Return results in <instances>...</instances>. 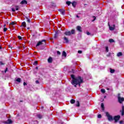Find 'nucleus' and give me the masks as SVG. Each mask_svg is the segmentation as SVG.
<instances>
[{
  "instance_id": "nucleus-48",
  "label": "nucleus",
  "mask_w": 124,
  "mask_h": 124,
  "mask_svg": "<svg viewBox=\"0 0 124 124\" xmlns=\"http://www.w3.org/2000/svg\"><path fill=\"white\" fill-rule=\"evenodd\" d=\"M11 24V25H14V22H12Z\"/></svg>"
},
{
  "instance_id": "nucleus-36",
  "label": "nucleus",
  "mask_w": 124,
  "mask_h": 124,
  "mask_svg": "<svg viewBox=\"0 0 124 124\" xmlns=\"http://www.w3.org/2000/svg\"><path fill=\"white\" fill-rule=\"evenodd\" d=\"M98 118L99 119H100V118H101V114H99V115H98Z\"/></svg>"
},
{
  "instance_id": "nucleus-33",
  "label": "nucleus",
  "mask_w": 124,
  "mask_h": 124,
  "mask_svg": "<svg viewBox=\"0 0 124 124\" xmlns=\"http://www.w3.org/2000/svg\"><path fill=\"white\" fill-rule=\"evenodd\" d=\"M78 54H82V50H78Z\"/></svg>"
},
{
  "instance_id": "nucleus-50",
  "label": "nucleus",
  "mask_w": 124,
  "mask_h": 124,
  "mask_svg": "<svg viewBox=\"0 0 124 124\" xmlns=\"http://www.w3.org/2000/svg\"><path fill=\"white\" fill-rule=\"evenodd\" d=\"M36 69H38V67H36Z\"/></svg>"
},
{
  "instance_id": "nucleus-38",
  "label": "nucleus",
  "mask_w": 124,
  "mask_h": 124,
  "mask_svg": "<svg viewBox=\"0 0 124 124\" xmlns=\"http://www.w3.org/2000/svg\"><path fill=\"white\" fill-rule=\"evenodd\" d=\"M87 35H91V33L90 32H87Z\"/></svg>"
},
{
  "instance_id": "nucleus-53",
  "label": "nucleus",
  "mask_w": 124,
  "mask_h": 124,
  "mask_svg": "<svg viewBox=\"0 0 124 124\" xmlns=\"http://www.w3.org/2000/svg\"><path fill=\"white\" fill-rule=\"evenodd\" d=\"M106 97V96H105V97H104V98H105Z\"/></svg>"
},
{
  "instance_id": "nucleus-47",
  "label": "nucleus",
  "mask_w": 124,
  "mask_h": 124,
  "mask_svg": "<svg viewBox=\"0 0 124 124\" xmlns=\"http://www.w3.org/2000/svg\"><path fill=\"white\" fill-rule=\"evenodd\" d=\"M120 124H123V121H120Z\"/></svg>"
},
{
  "instance_id": "nucleus-20",
  "label": "nucleus",
  "mask_w": 124,
  "mask_h": 124,
  "mask_svg": "<svg viewBox=\"0 0 124 124\" xmlns=\"http://www.w3.org/2000/svg\"><path fill=\"white\" fill-rule=\"evenodd\" d=\"M70 102L72 104H74V103H75V100L71 99Z\"/></svg>"
},
{
  "instance_id": "nucleus-31",
  "label": "nucleus",
  "mask_w": 124,
  "mask_h": 124,
  "mask_svg": "<svg viewBox=\"0 0 124 124\" xmlns=\"http://www.w3.org/2000/svg\"><path fill=\"white\" fill-rule=\"evenodd\" d=\"M17 37L19 40H22V37L21 36H18Z\"/></svg>"
},
{
  "instance_id": "nucleus-8",
  "label": "nucleus",
  "mask_w": 124,
  "mask_h": 124,
  "mask_svg": "<svg viewBox=\"0 0 124 124\" xmlns=\"http://www.w3.org/2000/svg\"><path fill=\"white\" fill-rule=\"evenodd\" d=\"M77 31H79V32H82V28L81 27V26H77Z\"/></svg>"
},
{
  "instance_id": "nucleus-2",
  "label": "nucleus",
  "mask_w": 124,
  "mask_h": 124,
  "mask_svg": "<svg viewBox=\"0 0 124 124\" xmlns=\"http://www.w3.org/2000/svg\"><path fill=\"white\" fill-rule=\"evenodd\" d=\"M120 95H121L120 94H118V101H119V103L122 104L124 101V98L121 97Z\"/></svg>"
},
{
  "instance_id": "nucleus-12",
  "label": "nucleus",
  "mask_w": 124,
  "mask_h": 124,
  "mask_svg": "<svg viewBox=\"0 0 124 124\" xmlns=\"http://www.w3.org/2000/svg\"><path fill=\"white\" fill-rule=\"evenodd\" d=\"M122 112V115L124 116V105H122V110L121 111Z\"/></svg>"
},
{
  "instance_id": "nucleus-13",
  "label": "nucleus",
  "mask_w": 124,
  "mask_h": 124,
  "mask_svg": "<svg viewBox=\"0 0 124 124\" xmlns=\"http://www.w3.org/2000/svg\"><path fill=\"white\" fill-rule=\"evenodd\" d=\"M62 57L64 58H66V52H65V51H63L62 53Z\"/></svg>"
},
{
  "instance_id": "nucleus-9",
  "label": "nucleus",
  "mask_w": 124,
  "mask_h": 124,
  "mask_svg": "<svg viewBox=\"0 0 124 124\" xmlns=\"http://www.w3.org/2000/svg\"><path fill=\"white\" fill-rule=\"evenodd\" d=\"M48 62H49V63H52V62H53V58H52V57H49L48 60H47Z\"/></svg>"
},
{
  "instance_id": "nucleus-42",
  "label": "nucleus",
  "mask_w": 124,
  "mask_h": 124,
  "mask_svg": "<svg viewBox=\"0 0 124 124\" xmlns=\"http://www.w3.org/2000/svg\"><path fill=\"white\" fill-rule=\"evenodd\" d=\"M0 65H3V63H2V62H0Z\"/></svg>"
},
{
  "instance_id": "nucleus-15",
  "label": "nucleus",
  "mask_w": 124,
  "mask_h": 124,
  "mask_svg": "<svg viewBox=\"0 0 124 124\" xmlns=\"http://www.w3.org/2000/svg\"><path fill=\"white\" fill-rule=\"evenodd\" d=\"M64 40L66 42V43H68V42H69V41H68V39L66 37H65L64 38Z\"/></svg>"
},
{
  "instance_id": "nucleus-14",
  "label": "nucleus",
  "mask_w": 124,
  "mask_h": 124,
  "mask_svg": "<svg viewBox=\"0 0 124 124\" xmlns=\"http://www.w3.org/2000/svg\"><path fill=\"white\" fill-rule=\"evenodd\" d=\"M21 4H27V2L26 0H22L21 3H20Z\"/></svg>"
},
{
  "instance_id": "nucleus-32",
  "label": "nucleus",
  "mask_w": 124,
  "mask_h": 124,
  "mask_svg": "<svg viewBox=\"0 0 124 124\" xmlns=\"http://www.w3.org/2000/svg\"><path fill=\"white\" fill-rule=\"evenodd\" d=\"M26 19H27V22L28 23H30L31 22V20L30 19H29V18L27 17Z\"/></svg>"
},
{
  "instance_id": "nucleus-49",
  "label": "nucleus",
  "mask_w": 124,
  "mask_h": 124,
  "mask_svg": "<svg viewBox=\"0 0 124 124\" xmlns=\"http://www.w3.org/2000/svg\"><path fill=\"white\" fill-rule=\"evenodd\" d=\"M6 25L5 24V25H4V28H5V27H6Z\"/></svg>"
},
{
  "instance_id": "nucleus-52",
  "label": "nucleus",
  "mask_w": 124,
  "mask_h": 124,
  "mask_svg": "<svg viewBox=\"0 0 124 124\" xmlns=\"http://www.w3.org/2000/svg\"><path fill=\"white\" fill-rule=\"evenodd\" d=\"M28 30H30V28H28Z\"/></svg>"
},
{
  "instance_id": "nucleus-16",
  "label": "nucleus",
  "mask_w": 124,
  "mask_h": 124,
  "mask_svg": "<svg viewBox=\"0 0 124 124\" xmlns=\"http://www.w3.org/2000/svg\"><path fill=\"white\" fill-rule=\"evenodd\" d=\"M76 106L77 107H79L80 106V103L78 101L76 102Z\"/></svg>"
},
{
  "instance_id": "nucleus-17",
  "label": "nucleus",
  "mask_w": 124,
  "mask_h": 124,
  "mask_svg": "<svg viewBox=\"0 0 124 124\" xmlns=\"http://www.w3.org/2000/svg\"><path fill=\"white\" fill-rule=\"evenodd\" d=\"M123 56V53L119 52L117 53V57H122Z\"/></svg>"
},
{
  "instance_id": "nucleus-46",
  "label": "nucleus",
  "mask_w": 124,
  "mask_h": 124,
  "mask_svg": "<svg viewBox=\"0 0 124 124\" xmlns=\"http://www.w3.org/2000/svg\"><path fill=\"white\" fill-rule=\"evenodd\" d=\"M6 71H7V68H6V69L5 70V72H6Z\"/></svg>"
},
{
  "instance_id": "nucleus-51",
  "label": "nucleus",
  "mask_w": 124,
  "mask_h": 124,
  "mask_svg": "<svg viewBox=\"0 0 124 124\" xmlns=\"http://www.w3.org/2000/svg\"><path fill=\"white\" fill-rule=\"evenodd\" d=\"M0 49H1V46H0Z\"/></svg>"
},
{
  "instance_id": "nucleus-41",
  "label": "nucleus",
  "mask_w": 124,
  "mask_h": 124,
  "mask_svg": "<svg viewBox=\"0 0 124 124\" xmlns=\"http://www.w3.org/2000/svg\"><path fill=\"white\" fill-rule=\"evenodd\" d=\"M57 54H58V55H61V52L58 51H57Z\"/></svg>"
},
{
  "instance_id": "nucleus-19",
  "label": "nucleus",
  "mask_w": 124,
  "mask_h": 124,
  "mask_svg": "<svg viewBox=\"0 0 124 124\" xmlns=\"http://www.w3.org/2000/svg\"><path fill=\"white\" fill-rule=\"evenodd\" d=\"M72 4L73 7H75V6H76V4H77L76 2H73L72 3Z\"/></svg>"
},
{
  "instance_id": "nucleus-25",
  "label": "nucleus",
  "mask_w": 124,
  "mask_h": 124,
  "mask_svg": "<svg viewBox=\"0 0 124 124\" xmlns=\"http://www.w3.org/2000/svg\"><path fill=\"white\" fill-rule=\"evenodd\" d=\"M37 117L39 119H42V115H40V114H38L37 115Z\"/></svg>"
},
{
  "instance_id": "nucleus-54",
  "label": "nucleus",
  "mask_w": 124,
  "mask_h": 124,
  "mask_svg": "<svg viewBox=\"0 0 124 124\" xmlns=\"http://www.w3.org/2000/svg\"><path fill=\"white\" fill-rule=\"evenodd\" d=\"M108 90H109V88H108Z\"/></svg>"
},
{
  "instance_id": "nucleus-7",
  "label": "nucleus",
  "mask_w": 124,
  "mask_h": 124,
  "mask_svg": "<svg viewBox=\"0 0 124 124\" xmlns=\"http://www.w3.org/2000/svg\"><path fill=\"white\" fill-rule=\"evenodd\" d=\"M59 11L61 13L62 15H64L65 14V9H60Z\"/></svg>"
},
{
  "instance_id": "nucleus-24",
  "label": "nucleus",
  "mask_w": 124,
  "mask_h": 124,
  "mask_svg": "<svg viewBox=\"0 0 124 124\" xmlns=\"http://www.w3.org/2000/svg\"><path fill=\"white\" fill-rule=\"evenodd\" d=\"M54 38H57V37H58V32H56L55 34H54Z\"/></svg>"
},
{
  "instance_id": "nucleus-29",
  "label": "nucleus",
  "mask_w": 124,
  "mask_h": 124,
  "mask_svg": "<svg viewBox=\"0 0 124 124\" xmlns=\"http://www.w3.org/2000/svg\"><path fill=\"white\" fill-rule=\"evenodd\" d=\"M115 72V70L114 69H110V73H114Z\"/></svg>"
},
{
  "instance_id": "nucleus-23",
  "label": "nucleus",
  "mask_w": 124,
  "mask_h": 124,
  "mask_svg": "<svg viewBox=\"0 0 124 124\" xmlns=\"http://www.w3.org/2000/svg\"><path fill=\"white\" fill-rule=\"evenodd\" d=\"M110 43H113V42H115V41L112 39H110L109 40Z\"/></svg>"
},
{
  "instance_id": "nucleus-4",
  "label": "nucleus",
  "mask_w": 124,
  "mask_h": 124,
  "mask_svg": "<svg viewBox=\"0 0 124 124\" xmlns=\"http://www.w3.org/2000/svg\"><path fill=\"white\" fill-rule=\"evenodd\" d=\"M46 44V42H45V40H43L39 42L36 46H40V45H45Z\"/></svg>"
},
{
  "instance_id": "nucleus-37",
  "label": "nucleus",
  "mask_w": 124,
  "mask_h": 124,
  "mask_svg": "<svg viewBox=\"0 0 124 124\" xmlns=\"http://www.w3.org/2000/svg\"><path fill=\"white\" fill-rule=\"evenodd\" d=\"M3 31H7V28H4Z\"/></svg>"
},
{
  "instance_id": "nucleus-26",
  "label": "nucleus",
  "mask_w": 124,
  "mask_h": 124,
  "mask_svg": "<svg viewBox=\"0 0 124 124\" xmlns=\"http://www.w3.org/2000/svg\"><path fill=\"white\" fill-rule=\"evenodd\" d=\"M66 4H67V5L69 6L70 5V4L71 3V1H68L66 2Z\"/></svg>"
},
{
  "instance_id": "nucleus-3",
  "label": "nucleus",
  "mask_w": 124,
  "mask_h": 124,
  "mask_svg": "<svg viewBox=\"0 0 124 124\" xmlns=\"http://www.w3.org/2000/svg\"><path fill=\"white\" fill-rule=\"evenodd\" d=\"M106 115L107 117H108V120L110 121H113V116L110 115V114H109L108 112H106Z\"/></svg>"
},
{
  "instance_id": "nucleus-30",
  "label": "nucleus",
  "mask_w": 124,
  "mask_h": 124,
  "mask_svg": "<svg viewBox=\"0 0 124 124\" xmlns=\"http://www.w3.org/2000/svg\"><path fill=\"white\" fill-rule=\"evenodd\" d=\"M16 10L18 11L19 10V6H16Z\"/></svg>"
},
{
  "instance_id": "nucleus-22",
  "label": "nucleus",
  "mask_w": 124,
  "mask_h": 124,
  "mask_svg": "<svg viewBox=\"0 0 124 124\" xmlns=\"http://www.w3.org/2000/svg\"><path fill=\"white\" fill-rule=\"evenodd\" d=\"M22 26L24 27V28H26V23L25 22H22Z\"/></svg>"
},
{
  "instance_id": "nucleus-10",
  "label": "nucleus",
  "mask_w": 124,
  "mask_h": 124,
  "mask_svg": "<svg viewBox=\"0 0 124 124\" xmlns=\"http://www.w3.org/2000/svg\"><path fill=\"white\" fill-rule=\"evenodd\" d=\"M64 34H65V35H71V33H70V31H67L64 32Z\"/></svg>"
},
{
  "instance_id": "nucleus-6",
  "label": "nucleus",
  "mask_w": 124,
  "mask_h": 124,
  "mask_svg": "<svg viewBox=\"0 0 124 124\" xmlns=\"http://www.w3.org/2000/svg\"><path fill=\"white\" fill-rule=\"evenodd\" d=\"M108 25L110 31H114V30H115V25L110 26V24L108 23Z\"/></svg>"
},
{
  "instance_id": "nucleus-45",
  "label": "nucleus",
  "mask_w": 124,
  "mask_h": 124,
  "mask_svg": "<svg viewBox=\"0 0 124 124\" xmlns=\"http://www.w3.org/2000/svg\"><path fill=\"white\" fill-rule=\"evenodd\" d=\"M93 18H94V19L93 20V21L95 20L96 17H95V16H93Z\"/></svg>"
},
{
  "instance_id": "nucleus-18",
  "label": "nucleus",
  "mask_w": 124,
  "mask_h": 124,
  "mask_svg": "<svg viewBox=\"0 0 124 124\" xmlns=\"http://www.w3.org/2000/svg\"><path fill=\"white\" fill-rule=\"evenodd\" d=\"M70 33H71V35L74 34V33H75V30L74 29H72Z\"/></svg>"
},
{
  "instance_id": "nucleus-39",
  "label": "nucleus",
  "mask_w": 124,
  "mask_h": 124,
  "mask_svg": "<svg viewBox=\"0 0 124 124\" xmlns=\"http://www.w3.org/2000/svg\"><path fill=\"white\" fill-rule=\"evenodd\" d=\"M35 83L36 84H39V81L38 80H36Z\"/></svg>"
},
{
  "instance_id": "nucleus-35",
  "label": "nucleus",
  "mask_w": 124,
  "mask_h": 124,
  "mask_svg": "<svg viewBox=\"0 0 124 124\" xmlns=\"http://www.w3.org/2000/svg\"><path fill=\"white\" fill-rule=\"evenodd\" d=\"M106 52H108V51H109L108 48L107 46L106 47Z\"/></svg>"
},
{
  "instance_id": "nucleus-28",
  "label": "nucleus",
  "mask_w": 124,
  "mask_h": 124,
  "mask_svg": "<svg viewBox=\"0 0 124 124\" xmlns=\"http://www.w3.org/2000/svg\"><path fill=\"white\" fill-rule=\"evenodd\" d=\"M101 107L102 109H104V104L103 103L101 104Z\"/></svg>"
},
{
  "instance_id": "nucleus-44",
  "label": "nucleus",
  "mask_w": 124,
  "mask_h": 124,
  "mask_svg": "<svg viewBox=\"0 0 124 124\" xmlns=\"http://www.w3.org/2000/svg\"><path fill=\"white\" fill-rule=\"evenodd\" d=\"M76 17H77V18H80V16H78V15H77Z\"/></svg>"
},
{
  "instance_id": "nucleus-43",
  "label": "nucleus",
  "mask_w": 124,
  "mask_h": 124,
  "mask_svg": "<svg viewBox=\"0 0 124 124\" xmlns=\"http://www.w3.org/2000/svg\"><path fill=\"white\" fill-rule=\"evenodd\" d=\"M23 85L24 86H26L27 83L26 82H24Z\"/></svg>"
},
{
  "instance_id": "nucleus-34",
  "label": "nucleus",
  "mask_w": 124,
  "mask_h": 124,
  "mask_svg": "<svg viewBox=\"0 0 124 124\" xmlns=\"http://www.w3.org/2000/svg\"><path fill=\"white\" fill-rule=\"evenodd\" d=\"M34 65H37V61H35L34 62Z\"/></svg>"
},
{
  "instance_id": "nucleus-5",
  "label": "nucleus",
  "mask_w": 124,
  "mask_h": 124,
  "mask_svg": "<svg viewBox=\"0 0 124 124\" xmlns=\"http://www.w3.org/2000/svg\"><path fill=\"white\" fill-rule=\"evenodd\" d=\"M120 118H121V116L120 115H117L114 117L113 120H114L115 122H117L120 120Z\"/></svg>"
},
{
  "instance_id": "nucleus-40",
  "label": "nucleus",
  "mask_w": 124,
  "mask_h": 124,
  "mask_svg": "<svg viewBox=\"0 0 124 124\" xmlns=\"http://www.w3.org/2000/svg\"><path fill=\"white\" fill-rule=\"evenodd\" d=\"M12 11H13V12H15V9L12 8Z\"/></svg>"
},
{
  "instance_id": "nucleus-27",
  "label": "nucleus",
  "mask_w": 124,
  "mask_h": 124,
  "mask_svg": "<svg viewBox=\"0 0 124 124\" xmlns=\"http://www.w3.org/2000/svg\"><path fill=\"white\" fill-rule=\"evenodd\" d=\"M101 93H105V89H101Z\"/></svg>"
},
{
  "instance_id": "nucleus-21",
  "label": "nucleus",
  "mask_w": 124,
  "mask_h": 124,
  "mask_svg": "<svg viewBox=\"0 0 124 124\" xmlns=\"http://www.w3.org/2000/svg\"><path fill=\"white\" fill-rule=\"evenodd\" d=\"M16 81L18 82V83H21V78H18L17 79H16Z\"/></svg>"
},
{
  "instance_id": "nucleus-11",
  "label": "nucleus",
  "mask_w": 124,
  "mask_h": 124,
  "mask_svg": "<svg viewBox=\"0 0 124 124\" xmlns=\"http://www.w3.org/2000/svg\"><path fill=\"white\" fill-rule=\"evenodd\" d=\"M5 124H12V120L11 119H8L6 121Z\"/></svg>"
},
{
  "instance_id": "nucleus-1",
  "label": "nucleus",
  "mask_w": 124,
  "mask_h": 124,
  "mask_svg": "<svg viewBox=\"0 0 124 124\" xmlns=\"http://www.w3.org/2000/svg\"><path fill=\"white\" fill-rule=\"evenodd\" d=\"M71 77L73 78L71 82L72 85H73L76 88L77 87V85H78L79 87H80L81 84L83 83V79L80 77H78L75 78L74 75H71Z\"/></svg>"
}]
</instances>
